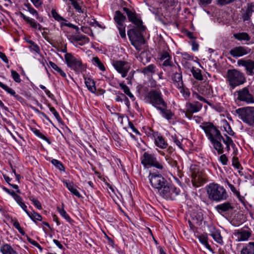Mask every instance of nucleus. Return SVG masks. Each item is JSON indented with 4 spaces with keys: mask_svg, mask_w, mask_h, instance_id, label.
I'll list each match as a JSON object with an SVG mask.
<instances>
[{
    "mask_svg": "<svg viewBox=\"0 0 254 254\" xmlns=\"http://www.w3.org/2000/svg\"><path fill=\"white\" fill-rule=\"evenodd\" d=\"M72 39L75 41L80 42V45H82L83 44L88 43L89 42V38L82 35H78L72 36Z\"/></svg>",
    "mask_w": 254,
    "mask_h": 254,
    "instance_id": "32",
    "label": "nucleus"
},
{
    "mask_svg": "<svg viewBox=\"0 0 254 254\" xmlns=\"http://www.w3.org/2000/svg\"><path fill=\"white\" fill-rule=\"evenodd\" d=\"M72 6L74 7V8L76 9V10L79 13H83V10L82 9L81 6L79 5V4L77 3L76 1V2H74L73 3Z\"/></svg>",
    "mask_w": 254,
    "mask_h": 254,
    "instance_id": "58",
    "label": "nucleus"
},
{
    "mask_svg": "<svg viewBox=\"0 0 254 254\" xmlns=\"http://www.w3.org/2000/svg\"><path fill=\"white\" fill-rule=\"evenodd\" d=\"M112 65L116 70L122 74L123 77L127 76L130 68L128 63L121 60L113 61L112 62Z\"/></svg>",
    "mask_w": 254,
    "mask_h": 254,
    "instance_id": "11",
    "label": "nucleus"
},
{
    "mask_svg": "<svg viewBox=\"0 0 254 254\" xmlns=\"http://www.w3.org/2000/svg\"><path fill=\"white\" fill-rule=\"evenodd\" d=\"M209 231L210 235L217 243L219 244L223 243L222 237L219 230L212 227L210 228Z\"/></svg>",
    "mask_w": 254,
    "mask_h": 254,
    "instance_id": "22",
    "label": "nucleus"
},
{
    "mask_svg": "<svg viewBox=\"0 0 254 254\" xmlns=\"http://www.w3.org/2000/svg\"><path fill=\"white\" fill-rule=\"evenodd\" d=\"M234 208L232 203L227 201L217 205L215 206L216 210L219 212H225L231 211Z\"/></svg>",
    "mask_w": 254,
    "mask_h": 254,
    "instance_id": "21",
    "label": "nucleus"
},
{
    "mask_svg": "<svg viewBox=\"0 0 254 254\" xmlns=\"http://www.w3.org/2000/svg\"><path fill=\"white\" fill-rule=\"evenodd\" d=\"M251 235L252 233L250 231L245 230H238L235 233L238 242L247 241Z\"/></svg>",
    "mask_w": 254,
    "mask_h": 254,
    "instance_id": "20",
    "label": "nucleus"
},
{
    "mask_svg": "<svg viewBox=\"0 0 254 254\" xmlns=\"http://www.w3.org/2000/svg\"><path fill=\"white\" fill-rule=\"evenodd\" d=\"M180 89V92L181 93L183 94L184 97L187 99L190 96V92L189 91L186 90L184 88L183 86L181 88H178Z\"/></svg>",
    "mask_w": 254,
    "mask_h": 254,
    "instance_id": "53",
    "label": "nucleus"
},
{
    "mask_svg": "<svg viewBox=\"0 0 254 254\" xmlns=\"http://www.w3.org/2000/svg\"><path fill=\"white\" fill-rule=\"evenodd\" d=\"M227 184L234 194L235 195H240V192L236 190L233 185L230 184L228 181H227Z\"/></svg>",
    "mask_w": 254,
    "mask_h": 254,
    "instance_id": "47",
    "label": "nucleus"
},
{
    "mask_svg": "<svg viewBox=\"0 0 254 254\" xmlns=\"http://www.w3.org/2000/svg\"><path fill=\"white\" fill-rule=\"evenodd\" d=\"M114 20L121 37L123 39H125L126 38V34L125 22L126 20V17L120 11L117 10L115 12L114 15Z\"/></svg>",
    "mask_w": 254,
    "mask_h": 254,
    "instance_id": "8",
    "label": "nucleus"
},
{
    "mask_svg": "<svg viewBox=\"0 0 254 254\" xmlns=\"http://www.w3.org/2000/svg\"><path fill=\"white\" fill-rule=\"evenodd\" d=\"M172 139L174 142L181 149H183L181 141L178 138L176 135L172 136Z\"/></svg>",
    "mask_w": 254,
    "mask_h": 254,
    "instance_id": "52",
    "label": "nucleus"
},
{
    "mask_svg": "<svg viewBox=\"0 0 254 254\" xmlns=\"http://www.w3.org/2000/svg\"><path fill=\"white\" fill-rule=\"evenodd\" d=\"M34 6L36 7H40L42 6V2L41 0H30Z\"/></svg>",
    "mask_w": 254,
    "mask_h": 254,
    "instance_id": "61",
    "label": "nucleus"
},
{
    "mask_svg": "<svg viewBox=\"0 0 254 254\" xmlns=\"http://www.w3.org/2000/svg\"><path fill=\"white\" fill-rule=\"evenodd\" d=\"M173 72L172 75V79L174 84L177 88H181L183 86L182 71L179 66H173Z\"/></svg>",
    "mask_w": 254,
    "mask_h": 254,
    "instance_id": "14",
    "label": "nucleus"
},
{
    "mask_svg": "<svg viewBox=\"0 0 254 254\" xmlns=\"http://www.w3.org/2000/svg\"><path fill=\"white\" fill-rule=\"evenodd\" d=\"M65 63L68 67L73 69L76 73L82 72L84 69L81 61L74 57L70 53H66L64 55Z\"/></svg>",
    "mask_w": 254,
    "mask_h": 254,
    "instance_id": "7",
    "label": "nucleus"
},
{
    "mask_svg": "<svg viewBox=\"0 0 254 254\" xmlns=\"http://www.w3.org/2000/svg\"><path fill=\"white\" fill-rule=\"evenodd\" d=\"M254 12V3H251L248 4L247 8L245 12L243 15V19L244 21H248L250 19L253 13Z\"/></svg>",
    "mask_w": 254,
    "mask_h": 254,
    "instance_id": "24",
    "label": "nucleus"
},
{
    "mask_svg": "<svg viewBox=\"0 0 254 254\" xmlns=\"http://www.w3.org/2000/svg\"><path fill=\"white\" fill-rule=\"evenodd\" d=\"M141 162L144 166L154 167L160 170L164 169L162 164L157 160L154 155L148 152L144 153L143 156L141 157Z\"/></svg>",
    "mask_w": 254,
    "mask_h": 254,
    "instance_id": "9",
    "label": "nucleus"
},
{
    "mask_svg": "<svg viewBox=\"0 0 254 254\" xmlns=\"http://www.w3.org/2000/svg\"><path fill=\"white\" fill-rule=\"evenodd\" d=\"M14 200L17 202V203L20 205V203H22L23 202L22 198L21 196L18 195V194H16L14 196V197L13 198Z\"/></svg>",
    "mask_w": 254,
    "mask_h": 254,
    "instance_id": "64",
    "label": "nucleus"
},
{
    "mask_svg": "<svg viewBox=\"0 0 254 254\" xmlns=\"http://www.w3.org/2000/svg\"><path fill=\"white\" fill-rule=\"evenodd\" d=\"M120 86L122 88V89L124 90L125 93L127 95L130 92V90L127 85H126L123 83H121L120 84Z\"/></svg>",
    "mask_w": 254,
    "mask_h": 254,
    "instance_id": "59",
    "label": "nucleus"
},
{
    "mask_svg": "<svg viewBox=\"0 0 254 254\" xmlns=\"http://www.w3.org/2000/svg\"><path fill=\"white\" fill-rule=\"evenodd\" d=\"M208 198L212 201L220 202L226 200L228 195L223 187L215 183H211L206 187Z\"/></svg>",
    "mask_w": 254,
    "mask_h": 254,
    "instance_id": "4",
    "label": "nucleus"
},
{
    "mask_svg": "<svg viewBox=\"0 0 254 254\" xmlns=\"http://www.w3.org/2000/svg\"><path fill=\"white\" fill-rule=\"evenodd\" d=\"M155 143L156 146L162 149L167 147L168 144L162 136L158 135L155 138Z\"/></svg>",
    "mask_w": 254,
    "mask_h": 254,
    "instance_id": "27",
    "label": "nucleus"
},
{
    "mask_svg": "<svg viewBox=\"0 0 254 254\" xmlns=\"http://www.w3.org/2000/svg\"><path fill=\"white\" fill-rule=\"evenodd\" d=\"M65 184L67 189L74 195L78 198L81 197V195L78 192L74 184L68 181H65L64 182Z\"/></svg>",
    "mask_w": 254,
    "mask_h": 254,
    "instance_id": "25",
    "label": "nucleus"
},
{
    "mask_svg": "<svg viewBox=\"0 0 254 254\" xmlns=\"http://www.w3.org/2000/svg\"><path fill=\"white\" fill-rule=\"evenodd\" d=\"M200 127L204 131L208 139L219 154H221L224 152V146L221 143L222 141L226 145L227 151L230 150V146L234 145L232 138L227 135H225L226 138H224L221 135L220 130L213 124L205 123Z\"/></svg>",
    "mask_w": 254,
    "mask_h": 254,
    "instance_id": "1",
    "label": "nucleus"
},
{
    "mask_svg": "<svg viewBox=\"0 0 254 254\" xmlns=\"http://www.w3.org/2000/svg\"><path fill=\"white\" fill-rule=\"evenodd\" d=\"M171 183H169L166 179V180L164 181V182H163L161 185H160L159 186L158 188H157V189H156V190H157V192L158 193V194L160 195L163 192V191H164V190H166V188H167V187H168V186Z\"/></svg>",
    "mask_w": 254,
    "mask_h": 254,
    "instance_id": "40",
    "label": "nucleus"
},
{
    "mask_svg": "<svg viewBox=\"0 0 254 254\" xmlns=\"http://www.w3.org/2000/svg\"><path fill=\"white\" fill-rule=\"evenodd\" d=\"M30 200L32 201L34 205L39 209H41L42 208L41 203L37 199L33 198H31Z\"/></svg>",
    "mask_w": 254,
    "mask_h": 254,
    "instance_id": "56",
    "label": "nucleus"
},
{
    "mask_svg": "<svg viewBox=\"0 0 254 254\" xmlns=\"http://www.w3.org/2000/svg\"><path fill=\"white\" fill-rule=\"evenodd\" d=\"M0 251L2 254H18L9 244H4L0 247Z\"/></svg>",
    "mask_w": 254,
    "mask_h": 254,
    "instance_id": "26",
    "label": "nucleus"
},
{
    "mask_svg": "<svg viewBox=\"0 0 254 254\" xmlns=\"http://www.w3.org/2000/svg\"><path fill=\"white\" fill-rule=\"evenodd\" d=\"M171 59L170 56L167 52H164L162 53L160 57L161 60H165L166 59Z\"/></svg>",
    "mask_w": 254,
    "mask_h": 254,
    "instance_id": "60",
    "label": "nucleus"
},
{
    "mask_svg": "<svg viewBox=\"0 0 254 254\" xmlns=\"http://www.w3.org/2000/svg\"><path fill=\"white\" fill-rule=\"evenodd\" d=\"M19 15L21 17L23 18V19L33 28L36 29L38 27V23L33 19L29 17L26 16L22 12H20Z\"/></svg>",
    "mask_w": 254,
    "mask_h": 254,
    "instance_id": "30",
    "label": "nucleus"
},
{
    "mask_svg": "<svg viewBox=\"0 0 254 254\" xmlns=\"http://www.w3.org/2000/svg\"><path fill=\"white\" fill-rule=\"evenodd\" d=\"M171 59H166L164 60L163 63L162 64V67L164 70H173V66H178V65H175L173 62L170 60Z\"/></svg>",
    "mask_w": 254,
    "mask_h": 254,
    "instance_id": "33",
    "label": "nucleus"
},
{
    "mask_svg": "<svg viewBox=\"0 0 254 254\" xmlns=\"http://www.w3.org/2000/svg\"><path fill=\"white\" fill-rule=\"evenodd\" d=\"M226 80L228 82L229 85L233 89L243 84L246 81L244 74L235 69L227 70Z\"/></svg>",
    "mask_w": 254,
    "mask_h": 254,
    "instance_id": "5",
    "label": "nucleus"
},
{
    "mask_svg": "<svg viewBox=\"0 0 254 254\" xmlns=\"http://www.w3.org/2000/svg\"><path fill=\"white\" fill-rule=\"evenodd\" d=\"M140 71L144 74L149 76L155 73L157 71V68L155 65L151 64L141 68Z\"/></svg>",
    "mask_w": 254,
    "mask_h": 254,
    "instance_id": "23",
    "label": "nucleus"
},
{
    "mask_svg": "<svg viewBox=\"0 0 254 254\" xmlns=\"http://www.w3.org/2000/svg\"><path fill=\"white\" fill-rule=\"evenodd\" d=\"M51 163L54 165L57 169L60 170L61 171H64L65 168L63 164L60 161L53 159L51 160Z\"/></svg>",
    "mask_w": 254,
    "mask_h": 254,
    "instance_id": "41",
    "label": "nucleus"
},
{
    "mask_svg": "<svg viewBox=\"0 0 254 254\" xmlns=\"http://www.w3.org/2000/svg\"><path fill=\"white\" fill-rule=\"evenodd\" d=\"M241 254H254V252L252 249V246L250 245V243H248L247 246L244 247L241 251Z\"/></svg>",
    "mask_w": 254,
    "mask_h": 254,
    "instance_id": "42",
    "label": "nucleus"
},
{
    "mask_svg": "<svg viewBox=\"0 0 254 254\" xmlns=\"http://www.w3.org/2000/svg\"><path fill=\"white\" fill-rule=\"evenodd\" d=\"M28 216L34 222H36V220L41 221L42 219V216L35 211H33L32 213L29 212Z\"/></svg>",
    "mask_w": 254,
    "mask_h": 254,
    "instance_id": "43",
    "label": "nucleus"
},
{
    "mask_svg": "<svg viewBox=\"0 0 254 254\" xmlns=\"http://www.w3.org/2000/svg\"><path fill=\"white\" fill-rule=\"evenodd\" d=\"M202 107V104L197 101L193 103L187 102L186 104V116L189 119H191L193 113L199 112Z\"/></svg>",
    "mask_w": 254,
    "mask_h": 254,
    "instance_id": "12",
    "label": "nucleus"
},
{
    "mask_svg": "<svg viewBox=\"0 0 254 254\" xmlns=\"http://www.w3.org/2000/svg\"><path fill=\"white\" fill-rule=\"evenodd\" d=\"M199 242L203 245L207 249L212 250L210 246L208 244V239L206 235L203 234L198 237Z\"/></svg>",
    "mask_w": 254,
    "mask_h": 254,
    "instance_id": "36",
    "label": "nucleus"
},
{
    "mask_svg": "<svg viewBox=\"0 0 254 254\" xmlns=\"http://www.w3.org/2000/svg\"><path fill=\"white\" fill-rule=\"evenodd\" d=\"M199 92L206 96H212L213 91L211 85L209 84L208 81H205L201 83L198 86Z\"/></svg>",
    "mask_w": 254,
    "mask_h": 254,
    "instance_id": "19",
    "label": "nucleus"
},
{
    "mask_svg": "<svg viewBox=\"0 0 254 254\" xmlns=\"http://www.w3.org/2000/svg\"><path fill=\"white\" fill-rule=\"evenodd\" d=\"M190 70L194 78L198 80H203V77L200 69L192 67Z\"/></svg>",
    "mask_w": 254,
    "mask_h": 254,
    "instance_id": "35",
    "label": "nucleus"
},
{
    "mask_svg": "<svg viewBox=\"0 0 254 254\" xmlns=\"http://www.w3.org/2000/svg\"><path fill=\"white\" fill-rule=\"evenodd\" d=\"M93 64L98 67L102 71H105L106 70V68L101 61L97 57H95L92 59Z\"/></svg>",
    "mask_w": 254,
    "mask_h": 254,
    "instance_id": "37",
    "label": "nucleus"
},
{
    "mask_svg": "<svg viewBox=\"0 0 254 254\" xmlns=\"http://www.w3.org/2000/svg\"><path fill=\"white\" fill-rule=\"evenodd\" d=\"M3 190L5 192H6L8 194H10L13 197V198H14V196L17 194L15 193V192L13 190H9V189H8L7 188H6L5 187H3Z\"/></svg>",
    "mask_w": 254,
    "mask_h": 254,
    "instance_id": "62",
    "label": "nucleus"
},
{
    "mask_svg": "<svg viewBox=\"0 0 254 254\" xmlns=\"http://www.w3.org/2000/svg\"><path fill=\"white\" fill-rule=\"evenodd\" d=\"M180 190L174 185L170 184L168 187L166 188L160 196L166 200H174L179 194Z\"/></svg>",
    "mask_w": 254,
    "mask_h": 254,
    "instance_id": "10",
    "label": "nucleus"
},
{
    "mask_svg": "<svg viewBox=\"0 0 254 254\" xmlns=\"http://www.w3.org/2000/svg\"><path fill=\"white\" fill-rule=\"evenodd\" d=\"M166 108L167 107L160 106L157 109L161 112L163 117L169 120L172 119L173 114L170 110H167Z\"/></svg>",
    "mask_w": 254,
    "mask_h": 254,
    "instance_id": "29",
    "label": "nucleus"
},
{
    "mask_svg": "<svg viewBox=\"0 0 254 254\" xmlns=\"http://www.w3.org/2000/svg\"><path fill=\"white\" fill-rule=\"evenodd\" d=\"M232 165L235 168H236L238 170L242 169L241 164L239 162L237 158L233 157L232 160Z\"/></svg>",
    "mask_w": 254,
    "mask_h": 254,
    "instance_id": "50",
    "label": "nucleus"
},
{
    "mask_svg": "<svg viewBox=\"0 0 254 254\" xmlns=\"http://www.w3.org/2000/svg\"><path fill=\"white\" fill-rule=\"evenodd\" d=\"M49 64L51 67L53 68L55 71H56L59 74H60V75L63 77L65 78L66 77V73L56 64L51 61H50Z\"/></svg>",
    "mask_w": 254,
    "mask_h": 254,
    "instance_id": "34",
    "label": "nucleus"
},
{
    "mask_svg": "<svg viewBox=\"0 0 254 254\" xmlns=\"http://www.w3.org/2000/svg\"><path fill=\"white\" fill-rule=\"evenodd\" d=\"M85 83L88 90L92 93L96 91L95 83L94 81L90 78H85Z\"/></svg>",
    "mask_w": 254,
    "mask_h": 254,
    "instance_id": "31",
    "label": "nucleus"
},
{
    "mask_svg": "<svg viewBox=\"0 0 254 254\" xmlns=\"http://www.w3.org/2000/svg\"><path fill=\"white\" fill-rule=\"evenodd\" d=\"M238 64L239 66H243L245 67V69L248 74L253 75L254 73V61L251 60H239L238 61Z\"/></svg>",
    "mask_w": 254,
    "mask_h": 254,
    "instance_id": "18",
    "label": "nucleus"
},
{
    "mask_svg": "<svg viewBox=\"0 0 254 254\" xmlns=\"http://www.w3.org/2000/svg\"><path fill=\"white\" fill-rule=\"evenodd\" d=\"M237 0H218V3L221 5H225L232 3Z\"/></svg>",
    "mask_w": 254,
    "mask_h": 254,
    "instance_id": "54",
    "label": "nucleus"
},
{
    "mask_svg": "<svg viewBox=\"0 0 254 254\" xmlns=\"http://www.w3.org/2000/svg\"><path fill=\"white\" fill-rule=\"evenodd\" d=\"M51 14L52 17L55 20L57 21L60 23V26L62 28L64 26H67L72 28L76 31V33H79V27L71 23H67V20L64 19L63 17L61 16L55 9H52L51 10Z\"/></svg>",
    "mask_w": 254,
    "mask_h": 254,
    "instance_id": "13",
    "label": "nucleus"
},
{
    "mask_svg": "<svg viewBox=\"0 0 254 254\" xmlns=\"http://www.w3.org/2000/svg\"><path fill=\"white\" fill-rule=\"evenodd\" d=\"M13 226L18 230L19 232L22 235L25 234V232L22 228L20 227L19 223L17 221H15L13 223Z\"/></svg>",
    "mask_w": 254,
    "mask_h": 254,
    "instance_id": "46",
    "label": "nucleus"
},
{
    "mask_svg": "<svg viewBox=\"0 0 254 254\" xmlns=\"http://www.w3.org/2000/svg\"><path fill=\"white\" fill-rule=\"evenodd\" d=\"M236 112L244 123L254 126V107L241 108L236 110Z\"/></svg>",
    "mask_w": 254,
    "mask_h": 254,
    "instance_id": "6",
    "label": "nucleus"
},
{
    "mask_svg": "<svg viewBox=\"0 0 254 254\" xmlns=\"http://www.w3.org/2000/svg\"><path fill=\"white\" fill-rule=\"evenodd\" d=\"M58 210L61 215L63 217L67 222H70L71 219L69 216L67 214L64 208V204H62V208L58 207Z\"/></svg>",
    "mask_w": 254,
    "mask_h": 254,
    "instance_id": "39",
    "label": "nucleus"
},
{
    "mask_svg": "<svg viewBox=\"0 0 254 254\" xmlns=\"http://www.w3.org/2000/svg\"><path fill=\"white\" fill-rule=\"evenodd\" d=\"M234 37L239 41H249L251 37L246 32H239L235 33L233 35Z\"/></svg>",
    "mask_w": 254,
    "mask_h": 254,
    "instance_id": "28",
    "label": "nucleus"
},
{
    "mask_svg": "<svg viewBox=\"0 0 254 254\" xmlns=\"http://www.w3.org/2000/svg\"><path fill=\"white\" fill-rule=\"evenodd\" d=\"M148 178L151 186L155 190L166 180L162 175L154 173L150 174Z\"/></svg>",
    "mask_w": 254,
    "mask_h": 254,
    "instance_id": "17",
    "label": "nucleus"
},
{
    "mask_svg": "<svg viewBox=\"0 0 254 254\" xmlns=\"http://www.w3.org/2000/svg\"><path fill=\"white\" fill-rule=\"evenodd\" d=\"M251 52V49L247 47L238 46L232 49L230 54L234 58H238L246 55Z\"/></svg>",
    "mask_w": 254,
    "mask_h": 254,
    "instance_id": "16",
    "label": "nucleus"
},
{
    "mask_svg": "<svg viewBox=\"0 0 254 254\" xmlns=\"http://www.w3.org/2000/svg\"><path fill=\"white\" fill-rule=\"evenodd\" d=\"M11 73L13 80L17 83L20 82L21 79L19 74L16 71L13 70H11Z\"/></svg>",
    "mask_w": 254,
    "mask_h": 254,
    "instance_id": "45",
    "label": "nucleus"
},
{
    "mask_svg": "<svg viewBox=\"0 0 254 254\" xmlns=\"http://www.w3.org/2000/svg\"><path fill=\"white\" fill-rule=\"evenodd\" d=\"M137 88L139 95L144 97L149 103L156 109L160 106L167 107V104L163 98L160 90L152 89L149 91L147 87L141 85L137 86Z\"/></svg>",
    "mask_w": 254,
    "mask_h": 254,
    "instance_id": "3",
    "label": "nucleus"
},
{
    "mask_svg": "<svg viewBox=\"0 0 254 254\" xmlns=\"http://www.w3.org/2000/svg\"><path fill=\"white\" fill-rule=\"evenodd\" d=\"M220 161L223 165H226L227 164L228 158L225 154H222L219 158Z\"/></svg>",
    "mask_w": 254,
    "mask_h": 254,
    "instance_id": "55",
    "label": "nucleus"
},
{
    "mask_svg": "<svg viewBox=\"0 0 254 254\" xmlns=\"http://www.w3.org/2000/svg\"><path fill=\"white\" fill-rule=\"evenodd\" d=\"M166 160L167 161L168 163L172 167L176 168L177 169H178V167L177 165V162L176 161L173 159L169 156H166L165 157Z\"/></svg>",
    "mask_w": 254,
    "mask_h": 254,
    "instance_id": "44",
    "label": "nucleus"
},
{
    "mask_svg": "<svg viewBox=\"0 0 254 254\" xmlns=\"http://www.w3.org/2000/svg\"><path fill=\"white\" fill-rule=\"evenodd\" d=\"M50 110L53 113V114L54 115L56 119L58 121H60L61 120L60 116L59 113H58V112L56 110L55 108L53 107H50Z\"/></svg>",
    "mask_w": 254,
    "mask_h": 254,
    "instance_id": "51",
    "label": "nucleus"
},
{
    "mask_svg": "<svg viewBox=\"0 0 254 254\" xmlns=\"http://www.w3.org/2000/svg\"><path fill=\"white\" fill-rule=\"evenodd\" d=\"M193 96L194 97H195L196 99L202 101L204 103H207V104L210 105L211 104L209 103V102L207 101L204 97L200 95L199 94L197 93L196 92H194L193 93Z\"/></svg>",
    "mask_w": 254,
    "mask_h": 254,
    "instance_id": "48",
    "label": "nucleus"
},
{
    "mask_svg": "<svg viewBox=\"0 0 254 254\" xmlns=\"http://www.w3.org/2000/svg\"><path fill=\"white\" fill-rule=\"evenodd\" d=\"M125 100V101L127 102V103H128L129 102L128 99L127 98L126 96V95L124 94H121V96H117L115 100L117 102H122L123 100Z\"/></svg>",
    "mask_w": 254,
    "mask_h": 254,
    "instance_id": "49",
    "label": "nucleus"
},
{
    "mask_svg": "<svg viewBox=\"0 0 254 254\" xmlns=\"http://www.w3.org/2000/svg\"><path fill=\"white\" fill-rule=\"evenodd\" d=\"M0 58L5 63H8V60L6 56V55L0 52Z\"/></svg>",
    "mask_w": 254,
    "mask_h": 254,
    "instance_id": "63",
    "label": "nucleus"
},
{
    "mask_svg": "<svg viewBox=\"0 0 254 254\" xmlns=\"http://www.w3.org/2000/svg\"><path fill=\"white\" fill-rule=\"evenodd\" d=\"M123 10L126 12L128 20L135 25V27L128 30L127 35L130 40L142 41L143 38L141 32L145 30V27L143 25L142 21L138 18L134 12L127 7H124Z\"/></svg>",
    "mask_w": 254,
    "mask_h": 254,
    "instance_id": "2",
    "label": "nucleus"
},
{
    "mask_svg": "<svg viewBox=\"0 0 254 254\" xmlns=\"http://www.w3.org/2000/svg\"><path fill=\"white\" fill-rule=\"evenodd\" d=\"M226 131L230 135H233L234 132L232 130L230 126L227 123L226 124V127H224Z\"/></svg>",
    "mask_w": 254,
    "mask_h": 254,
    "instance_id": "57",
    "label": "nucleus"
},
{
    "mask_svg": "<svg viewBox=\"0 0 254 254\" xmlns=\"http://www.w3.org/2000/svg\"><path fill=\"white\" fill-rule=\"evenodd\" d=\"M0 87L2 88L3 89L5 90L8 93L10 94L12 96H14L16 99H18L19 96L18 95H15V92L11 88L8 87L6 85L3 84L2 82L0 81Z\"/></svg>",
    "mask_w": 254,
    "mask_h": 254,
    "instance_id": "38",
    "label": "nucleus"
},
{
    "mask_svg": "<svg viewBox=\"0 0 254 254\" xmlns=\"http://www.w3.org/2000/svg\"><path fill=\"white\" fill-rule=\"evenodd\" d=\"M238 100L241 101L246 102L248 103H254V98L253 96L250 93L249 89L247 87H244L242 89L238 91Z\"/></svg>",
    "mask_w": 254,
    "mask_h": 254,
    "instance_id": "15",
    "label": "nucleus"
}]
</instances>
